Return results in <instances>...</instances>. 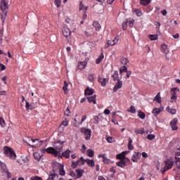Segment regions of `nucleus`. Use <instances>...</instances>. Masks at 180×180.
Listing matches in <instances>:
<instances>
[{"label": "nucleus", "mask_w": 180, "mask_h": 180, "mask_svg": "<svg viewBox=\"0 0 180 180\" xmlns=\"http://www.w3.org/2000/svg\"><path fill=\"white\" fill-rule=\"evenodd\" d=\"M60 146H55V148L53 147H49L47 148L46 151L48 154H53L55 157H58L63 150V144H64V142H58Z\"/></svg>", "instance_id": "obj_1"}, {"label": "nucleus", "mask_w": 180, "mask_h": 180, "mask_svg": "<svg viewBox=\"0 0 180 180\" xmlns=\"http://www.w3.org/2000/svg\"><path fill=\"white\" fill-rule=\"evenodd\" d=\"M4 151L6 157L11 158V160H16V153H15V150H13V149L8 146H5L4 148Z\"/></svg>", "instance_id": "obj_2"}, {"label": "nucleus", "mask_w": 180, "mask_h": 180, "mask_svg": "<svg viewBox=\"0 0 180 180\" xmlns=\"http://www.w3.org/2000/svg\"><path fill=\"white\" fill-rule=\"evenodd\" d=\"M81 131L84 134V137L86 140L91 139V134H92V131L89 129L82 128Z\"/></svg>", "instance_id": "obj_3"}, {"label": "nucleus", "mask_w": 180, "mask_h": 180, "mask_svg": "<svg viewBox=\"0 0 180 180\" xmlns=\"http://www.w3.org/2000/svg\"><path fill=\"white\" fill-rule=\"evenodd\" d=\"M165 169L162 171V174L164 172H166V171H168V169H171L172 167H174V162L171 161L169 159L165 161Z\"/></svg>", "instance_id": "obj_4"}, {"label": "nucleus", "mask_w": 180, "mask_h": 180, "mask_svg": "<svg viewBox=\"0 0 180 180\" xmlns=\"http://www.w3.org/2000/svg\"><path fill=\"white\" fill-rule=\"evenodd\" d=\"M31 140H32V143H34V144L32 145V148L40 147V146L43 144V141H40V139H31Z\"/></svg>", "instance_id": "obj_5"}, {"label": "nucleus", "mask_w": 180, "mask_h": 180, "mask_svg": "<svg viewBox=\"0 0 180 180\" xmlns=\"http://www.w3.org/2000/svg\"><path fill=\"white\" fill-rule=\"evenodd\" d=\"M178 118L173 119L170 122V126L172 130H178Z\"/></svg>", "instance_id": "obj_6"}, {"label": "nucleus", "mask_w": 180, "mask_h": 180, "mask_svg": "<svg viewBox=\"0 0 180 180\" xmlns=\"http://www.w3.org/2000/svg\"><path fill=\"white\" fill-rule=\"evenodd\" d=\"M117 82L113 88V92H117V90L120 89L123 86V82L122 80H117Z\"/></svg>", "instance_id": "obj_7"}, {"label": "nucleus", "mask_w": 180, "mask_h": 180, "mask_svg": "<svg viewBox=\"0 0 180 180\" xmlns=\"http://www.w3.org/2000/svg\"><path fill=\"white\" fill-rule=\"evenodd\" d=\"M1 8L3 12H6L7 9H9V6H8V1H6V0H1Z\"/></svg>", "instance_id": "obj_8"}, {"label": "nucleus", "mask_w": 180, "mask_h": 180, "mask_svg": "<svg viewBox=\"0 0 180 180\" xmlns=\"http://www.w3.org/2000/svg\"><path fill=\"white\" fill-rule=\"evenodd\" d=\"M98 82L101 83L102 86H106V84H108V82H109V78L102 79V77H98Z\"/></svg>", "instance_id": "obj_9"}, {"label": "nucleus", "mask_w": 180, "mask_h": 180, "mask_svg": "<svg viewBox=\"0 0 180 180\" xmlns=\"http://www.w3.org/2000/svg\"><path fill=\"white\" fill-rule=\"evenodd\" d=\"M63 34L65 37H70L71 36V30L68 27H64L63 30Z\"/></svg>", "instance_id": "obj_10"}, {"label": "nucleus", "mask_w": 180, "mask_h": 180, "mask_svg": "<svg viewBox=\"0 0 180 180\" xmlns=\"http://www.w3.org/2000/svg\"><path fill=\"white\" fill-rule=\"evenodd\" d=\"M87 64L88 63L86 61L79 62L77 65L78 70H85V68H86Z\"/></svg>", "instance_id": "obj_11"}, {"label": "nucleus", "mask_w": 180, "mask_h": 180, "mask_svg": "<svg viewBox=\"0 0 180 180\" xmlns=\"http://www.w3.org/2000/svg\"><path fill=\"white\" fill-rule=\"evenodd\" d=\"M95 94V90L94 89H90L89 87H86L84 91L85 96L88 95H93Z\"/></svg>", "instance_id": "obj_12"}, {"label": "nucleus", "mask_w": 180, "mask_h": 180, "mask_svg": "<svg viewBox=\"0 0 180 180\" xmlns=\"http://www.w3.org/2000/svg\"><path fill=\"white\" fill-rule=\"evenodd\" d=\"M117 41H119V39L117 37H116L114 40H109L108 41V46H105L106 48L109 47V46H115V44H116V43H117Z\"/></svg>", "instance_id": "obj_13"}, {"label": "nucleus", "mask_w": 180, "mask_h": 180, "mask_svg": "<svg viewBox=\"0 0 180 180\" xmlns=\"http://www.w3.org/2000/svg\"><path fill=\"white\" fill-rule=\"evenodd\" d=\"M87 100L89 102V103H91V102H92L94 103V105H96V94H94L91 96L87 97Z\"/></svg>", "instance_id": "obj_14"}, {"label": "nucleus", "mask_w": 180, "mask_h": 180, "mask_svg": "<svg viewBox=\"0 0 180 180\" xmlns=\"http://www.w3.org/2000/svg\"><path fill=\"white\" fill-rule=\"evenodd\" d=\"M58 167L59 168V175H61V176H64V175H65V171L64 170V165H58Z\"/></svg>", "instance_id": "obj_15"}, {"label": "nucleus", "mask_w": 180, "mask_h": 180, "mask_svg": "<svg viewBox=\"0 0 180 180\" xmlns=\"http://www.w3.org/2000/svg\"><path fill=\"white\" fill-rule=\"evenodd\" d=\"M161 51L165 54H168L169 53V51L168 50V46H167L165 44H163L161 46Z\"/></svg>", "instance_id": "obj_16"}, {"label": "nucleus", "mask_w": 180, "mask_h": 180, "mask_svg": "<svg viewBox=\"0 0 180 180\" xmlns=\"http://www.w3.org/2000/svg\"><path fill=\"white\" fill-rule=\"evenodd\" d=\"M117 167H120V168H124L126 167V160H122L116 163Z\"/></svg>", "instance_id": "obj_17"}, {"label": "nucleus", "mask_w": 180, "mask_h": 180, "mask_svg": "<svg viewBox=\"0 0 180 180\" xmlns=\"http://www.w3.org/2000/svg\"><path fill=\"white\" fill-rule=\"evenodd\" d=\"M162 110H164V107L160 108H155L153 110V113L154 116H158V115H160V112H162Z\"/></svg>", "instance_id": "obj_18"}, {"label": "nucleus", "mask_w": 180, "mask_h": 180, "mask_svg": "<svg viewBox=\"0 0 180 180\" xmlns=\"http://www.w3.org/2000/svg\"><path fill=\"white\" fill-rule=\"evenodd\" d=\"M70 153H71V150H66L64 153H62V155H59L60 158L65 157V158H70Z\"/></svg>", "instance_id": "obj_19"}, {"label": "nucleus", "mask_w": 180, "mask_h": 180, "mask_svg": "<svg viewBox=\"0 0 180 180\" xmlns=\"http://www.w3.org/2000/svg\"><path fill=\"white\" fill-rule=\"evenodd\" d=\"M43 157V154L39 153V152L34 153V158L37 160V161H40Z\"/></svg>", "instance_id": "obj_20"}, {"label": "nucleus", "mask_w": 180, "mask_h": 180, "mask_svg": "<svg viewBox=\"0 0 180 180\" xmlns=\"http://www.w3.org/2000/svg\"><path fill=\"white\" fill-rule=\"evenodd\" d=\"M127 153V152L124 151V152H122L121 153L117 154V156H116L117 159V160H123V158H124V157H126Z\"/></svg>", "instance_id": "obj_21"}, {"label": "nucleus", "mask_w": 180, "mask_h": 180, "mask_svg": "<svg viewBox=\"0 0 180 180\" xmlns=\"http://www.w3.org/2000/svg\"><path fill=\"white\" fill-rule=\"evenodd\" d=\"M49 180H56L58 179V175L56 173L50 174L48 178Z\"/></svg>", "instance_id": "obj_22"}, {"label": "nucleus", "mask_w": 180, "mask_h": 180, "mask_svg": "<svg viewBox=\"0 0 180 180\" xmlns=\"http://www.w3.org/2000/svg\"><path fill=\"white\" fill-rule=\"evenodd\" d=\"M85 162H86L89 167H95V161L94 160L85 159Z\"/></svg>", "instance_id": "obj_23"}, {"label": "nucleus", "mask_w": 180, "mask_h": 180, "mask_svg": "<svg viewBox=\"0 0 180 180\" xmlns=\"http://www.w3.org/2000/svg\"><path fill=\"white\" fill-rule=\"evenodd\" d=\"M112 78H113V81H118L120 80V79H119V72L117 70H115L114 74L112 75Z\"/></svg>", "instance_id": "obj_24"}, {"label": "nucleus", "mask_w": 180, "mask_h": 180, "mask_svg": "<svg viewBox=\"0 0 180 180\" xmlns=\"http://www.w3.org/2000/svg\"><path fill=\"white\" fill-rule=\"evenodd\" d=\"M25 103H26L25 108H26V109H27V110H29V109L30 110H33V109L35 108V107H34V105H33V104H30L27 101H25Z\"/></svg>", "instance_id": "obj_25"}, {"label": "nucleus", "mask_w": 180, "mask_h": 180, "mask_svg": "<svg viewBox=\"0 0 180 180\" xmlns=\"http://www.w3.org/2000/svg\"><path fill=\"white\" fill-rule=\"evenodd\" d=\"M93 26L95 27L96 31L101 30V24L98 21H94L93 22Z\"/></svg>", "instance_id": "obj_26"}, {"label": "nucleus", "mask_w": 180, "mask_h": 180, "mask_svg": "<svg viewBox=\"0 0 180 180\" xmlns=\"http://www.w3.org/2000/svg\"><path fill=\"white\" fill-rule=\"evenodd\" d=\"M167 112L171 113V115H175L176 113V110L171 108L169 106H167L166 108Z\"/></svg>", "instance_id": "obj_27"}, {"label": "nucleus", "mask_w": 180, "mask_h": 180, "mask_svg": "<svg viewBox=\"0 0 180 180\" xmlns=\"http://www.w3.org/2000/svg\"><path fill=\"white\" fill-rule=\"evenodd\" d=\"M76 173H77V178H81V176H82L83 174H84V170L81 169H76Z\"/></svg>", "instance_id": "obj_28"}, {"label": "nucleus", "mask_w": 180, "mask_h": 180, "mask_svg": "<svg viewBox=\"0 0 180 180\" xmlns=\"http://www.w3.org/2000/svg\"><path fill=\"white\" fill-rule=\"evenodd\" d=\"M104 57L105 56H103V53H101L100 56L98 57V58L96 59V64H101V63L103 60Z\"/></svg>", "instance_id": "obj_29"}, {"label": "nucleus", "mask_w": 180, "mask_h": 180, "mask_svg": "<svg viewBox=\"0 0 180 180\" xmlns=\"http://www.w3.org/2000/svg\"><path fill=\"white\" fill-rule=\"evenodd\" d=\"M138 116H139V119H142V120L146 119V113H144V112H143L141 110L139 111Z\"/></svg>", "instance_id": "obj_30"}, {"label": "nucleus", "mask_w": 180, "mask_h": 180, "mask_svg": "<svg viewBox=\"0 0 180 180\" xmlns=\"http://www.w3.org/2000/svg\"><path fill=\"white\" fill-rule=\"evenodd\" d=\"M153 101L158 103H161V96H160V93H158L156 96L154 97Z\"/></svg>", "instance_id": "obj_31"}, {"label": "nucleus", "mask_w": 180, "mask_h": 180, "mask_svg": "<svg viewBox=\"0 0 180 180\" xmlns=\"http://www.w3.org/2000/svg\"><path fill=\"white\" fill-rule=\"evenodd\" d=\"M98 157L103 158V161L105 164H109V162H110V160L109 159H108V158L103 155H98Z\"/></svg>", "instance_id": "obj_32"}, {"label": "nucleus", "mask_w": 180, "mask_h": 180, "mask_svg": "<svg viewBox=\"0 0 180 180\" xmlns=\"http://www.w3.org/2000/svg\"><path fill=\"white\" fill-rule=\"evenodd\" d=\"M151 2V0H140L141 5H144L145 6H147Z\"/></svg>", "instance_id": "obj_33"}, {"label": "nucleus", "mask_w": 180, "mask_h": 180, "mask_svg": "<svg viewBox=\"0 0 180 180\" xmlns=\"http://www.w3.org/2000/svg\"><path fill=\"white\" fill-rule=\"evenodd\" d=\"M85 10V12H86V11H88V7H85V6H84V4L82 3V1L79 2V11H82V10Z\"/></svg>", "instance_id": "obj_34"}, {"label": "nucleus", "mask_w": 180, "mask_h": 180, "mask_svg": "<svg viewBox=\"0 0 180 180\" xmlns=\"http://www.w3.org/2000/svg\"><path fill=\"white\" fill-rule=\"evenodd\" d=\"M129 23V19H127L124 22H122V30H126L127 29V24Z\"/></svg>", "instance_id": "obj_35"}, {"label": "nucleus", "mask_w": 180, "mask_h": 180, "mask_svg": "<svg viewBox=\"0 0 180 180\" xmlns=\"http://www.w3.org/2000/svg\"><path fill=\"white\" fill-rule=\"evenodd\" d=\"M123 72H127V67L126 66H122L120 68V74H122Z\"/></svg>", "instance_id": "obj_36"}, {"label": "nucleus", "mask_w": 180, "mask_h": 180, "mask_svg": "<svg viewBox=\"0 0 180 180\" xmlns=\"http://www.w3.org/2000/svg\"><path fill=\"white\" fill-rule=\"evenodd\" d=\"M136 134H144L146 131H144V128H142L141 130L140 129H135Z\"/></svg>", "instance_id": "obj_37"}, {"label": "nucleus", "mask_w": 180, "mask_h": 180, "mask_svg": "<svg viewBox=\"0 0 180 180\" xmlns=\"http://www.w3.org/2000/svg\"><path fill=\"white\" fill-rule=\"evenodd\" d=\"M150 40L154 41V40H158V35H149Z\"/></svg>", "instance_id": "obj_38"}, {"label": "nucleus", "mask_w": 180, "mask_h": 180, "mask_svg": "<svg viewBox=\"0 0 180 180\" xmlns=\"http://www.w3.org/2000/svg\"><path fill=\"white\" fill-rule=\"evenodd\" d=\"M94 151L92 150V149H88V150H87V155H88L89 157H94Z\"/></svg>", "instance_id": "obj_39"}, {"label": "nucleus", "mask_w": 180, "mask_h": 180, "mask_svg": "<svg viewBox=\"0 0 180 180\" xmlns=\"http://www.w3.org/2000/svg\"><path fill=\"white\" fill-rule=\"evenodd\" d=\"M80 160H77L76 162H72V168H77L78 167V164H79Z\"/></svg>", "instance_id": "obj_40"}, {"label": "nucleus", "mask_w": 180, "mask_h": 180, "mask_svg": "<svg viewBox=\"0 0 180 180\" xmlns=\"http://www.w3.org/2000/svg\"><path fill=\"white\" fill-rule=\"evenodd\" d=\"M122 64H123L124 65H127V64H129V59L124 58L122 61H121Z\"/></svg>", "instance_id": "obj_41"}, {"label": "nucleus", "mask_w": 180, "mask_h": 180, "mask_svg": "<svg viewBox=\"0 0 180 180\" xmlns=\"http://www.w3.org/2000/svg\"><path fill=\"white\" fill-rule=\"evenodd\" d=\"M54 4L57 8H60V6H61V0H55Z\"/></svg>", "instance_id": "obj_42"}, {"label": "nucleus", "mask_w": 180, "mask_h": 180, "mask_svg": "<svg viewBox=\"0 0 180 180\" xmlns=\"http://www.w3.org/2000/svg\"><path fill=\"white\" fill-rule=\"evenodd\" d=\"M32 139L29 138L27 140L25 141V143L27 144L28 146H30L32 147L33 142H32Z\"/></svg>", "instance_id": "obj_43"}, {"label": "nucleus", "mask_w": 180, "mask_h": 180, "mask_svg": "<svg viewBox=\"0 0 180 180\" xmlns=\"http://www.w3.org/2000/svg\"><path fill=\"white\" fill-rule=\"evenodd\" d=\"M128 112L130 113H134L136 112V108H134V105H131L130 109L128 110Z\"/></svg>", "instance_id": "obj_44"}, {"label": "nucleus", "mask_w": 180, "mask_h": 180, "mask_svg": "<svg viewBox=\"0 0 180 180\" xmlns=\"http://www.w3.org/2000/svg\"><path fill=\"white\" fill-rule=\"evenodd\" d=\"M176 89H178L177 87L171 89L172 95L176 96Z\"/></svg>", "instance_id": "obj_45"}, {"label": "nucleus", "mask_w": 180, "mask_h": 180, "mask_svg": "<svg viewBox=\"0 0 180 180\" xmlns=\"http://www.w3.org/2000/svg\"><path fill=\"white\" fill-rule=\"evenodd\" d=\"M0 124L1 127H5V120L2 117L0 118Z\"/></svg>", "instance_id": "obj_46"}, {"label": "nucleus", "mask_w": 180, "mask_h": 180, "mask_svg": "<svg viewBox=\"0 0 180 180\" xmlns=\"http://www.w3.org/2000/svg\"><path fill=\"white\" fill-rule=\"evenodd\" d=\"M106 140L108 143H113V138H112L111 136H106Z\"/></svg>", "instance_id": "obj_47"}, {"label": "nucleus", "mask_w": 180, "mask_h": 180, "mask_svg": "<svg viewBox=\"0 0 180 180\" xmlns=\"http://www.w3.org/2000/svg\"><path fill=\"white\" fill-rule=\"evenodd\" d=\"M148 140H154L155 139V136L153 134H149L147 136Z\"/></svg>", "instance_id": "obj_48"}, {"label": "nucleus", "mask_w": 180, "mask_h": 180, "mask_svg": "<svg viewBox=\"0 0 180 180\" xmlns=\"http://www.w3.org/2000/svg\"><path fill=\"white\" fill-rule=\"evenodd\" d=\"M88 79L91 82H94V75L92 74L89 75Z\"/></svg>", "instance_id": "obj_49"}, {"label": "nucleus", "mask_w": 180, "mask_h": 180, "mask_svg": "<svg viewBox=\"0 0 180 180\" xmlns=\"http://www.w3.org/2000/svg\"><path fill=\"white\" fill-rule=\"evenodd\" d=\"M134 23V19L130 20L129 21V27H133Z\"/></svg>", "instance_id": "obj_50"}, {"label": "nucleus", "mask_w": 180, "mask_h": 180, "mask_svg": "<svg viewBox=\"0 0 180 180\" xmlns=\"http://www.w3.org/2000/svg\"><path fill=\"white\" fill-rule=\"evenodd\" d=\"M70 113H71V111L70 110V108H68L65 111V116H70Z\"/></svg>", "instance_id": "obj_51"}, {"label": "nucleus", "mask_w": 180, "mask_h": 180, "mask_svg": "<svg viewBox=\"0 0 180 180\" xmlns=\"http://www.w3.org/2000/svg\"><path fill=\"white\" fill-rule=\"evenodd\" d=\"M5 172H6L8 178H12V174H11V172H9V170H8V169H5Z\"/></svg>", "instance_id": "obj_52"}, {"label": "nucleus", "mask_w": 180, "mask_h": 180, "mask_svg": "<svg viewBox=\"0 0 180 180\" xmlns=\"http://www.w3.org/2000/svg\"><path fill=\"white\" fill-rule=\"evenodd\" d=\"M0 67H1V71H4V70H6V66H5L4 64L0 63Z\"/></svg>", "instance_id": "obj_53"}, {"label": "nucleus", "mask_w": 180, "mask_h": 180, "mask_svg": "<svg viewBox=\"0 0 180 180\" xmlns=\"http://www.w3.org/2000/svg\"><path fill=\"white\" fill-rule=\"evenodd\" d=\"M131 160L134 162H139V160H137V158H136V155H134L131 158Z\"/></svg>", "instance_id": "obj_54"}, {"label": "nucleus", "mask_w": 180, "mask_h": 180, "mask_svg": "<svg viewBox=\"0 0 180 180\" xmlns=\"http://www.w3.org/2000/svg\"><path fill=\"white\" fill-rule=\"evenodd\" d=\"M98 119H99L98 116L94 117V120H95L94 121L95 124H98V123H99V121H98Z\"/></svg>", "instance_id": "obj_55"}, {"label": "nucleus", "mask_w": 180, "mask_h": 180, "mask_svg": "<svg viewBox=\"0 0 180 180\" xmlns=\"http://www.w3.org/2000/svg\"><path fill=\"white\" fill-rule=\"evenodd\" d=\"M136 14L137 15V16H141V15H143V13H141V11L140 10H136Z\"/></svg>", "instance_id": "obj_56"}, {"label": "nucleus", "mask_w": 180, "mask_h": 180, "mask_svg": "<svg viewBox=\"0 0 180 180\" xmlns=\"http://www.w3.org/2000/svg\"><path fill=\"white\" fill-rule=\"evenodd\" d=\"M116 167H112L110 169V172H113V174H116V169H115Z\"/></svg>", "instance_id": "obj_57"}, {"label": "nucleus", "mask_w": 180, "mask_h": 180, "mask_svg": "<svg viewBox=\"0 0 180 180\" xmlns=\"http://www.w3.org/2000/svg\"><path fill=\"white\" fill-rule=\"evenodd\" d=\"M62 124L63 126H68V121L67 120H65L64 121L62 122Z\"/></svg>", "instance_id": "obj_58"}, {"label": "nucleus", "mask_w": 180, "mask_h": 180, "mask_svg": "<svg viewBox=\"0 0 180 180\" xmlns=\"http://www.w3.org/2000/svg\"><path fill=\"white\" fill-rule=\"evenodd\" d=\"M176 167L180 169V160H176Z\"/></svg>", "instance_id": "obj_59"}, {"label": "nucleus", "mask_w": 180, "mask_h": 180, "mask_svg": "<svg viewBox=\"0 0 180 180\" xmlns=\"http://www.w3.org/2000/svg\"><path fill=\"white\" fill-rule=\"evenodd\" d=\"M104 114L105 115H110V110L109 109H105L104 110Z\"/></svg>", "instance_id": "obj_60"}, {"label": "nucleus", "mask_w": 180, "mask_h": 180, "mask_svg": "<svg viewBox=\"0 0 180 180\" xmlns=\"http://www.w3.org/2000/svg\"><path fill=\"white\" fill-rule=\"evenodd\" d=\"M128 148L129 150H133L134 148V146H133L131 143H128Z\"/></svg>", "instance_id": "obj_61"}, {"label": "nucleus", "mask_w": 180, "mask_h": 180, "mask_svg": "<svg viewBox=\"0 0 180 180\" xmlns=\"http://www.w3.org/2000/svg\"><path fill=\"white\" fill-rule=\"evenodd\" d=\"M127 72V78H130V75H131V71H128L127 70V72Z\"/></svg>", "instance_id": "obj_62"}, {"label": "nucleus", "mask_w": 180, "mask_h": 180, "mask_svg": "<svg viewBox=\"0 0 180 180\" xmlns=\"http://www.w3.org/2000/svg\"><path fill=\"white\" fill-rule=\"evenodd\" d=\"M142 156L143 157V158H147V157H148V155H147V153L143 152Z\"/></svg>", "instance_id": "obj_63"}, {"label": "nucleus", "mask_w": 180, "mask_h": 180, "mask_svg": "<svg viewBox=\"0 0 180 180\" xmlns=\"http://www.w3.org/2000/svg\"><path fill=\"white\" fill-rule=\"evenodd\" d=\"M176 161H180V154L178 155L177 153V155H176Z\"/></svg>", "instance_id": "obj_64"}]
</instances>
